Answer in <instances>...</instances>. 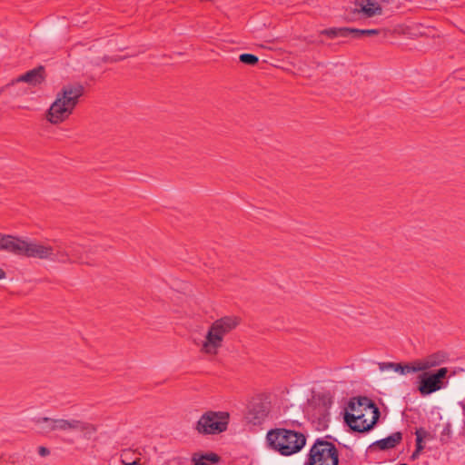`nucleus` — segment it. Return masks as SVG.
Instances as JSON below:
<instances>
[{"mask_svg":"<svg viewBox=\"0 0 465 465\" xmlns=\"http://www.w3.org/2000/svg\"><path fill=\"white\" fill-rule=\"evenodd\" d=\"M348 408L352 413L346 412L344 420L353 431L371 430L381 416L379 408L366 396L352 398L349 401Z\"/></svg>","mask_w":465,"mask_h":465,"instance_id":"obj_1","label":"nucleus"},{"mask_svg":"<svg viewBox=\"0 0 465 465\" xmlns=\"http://www.w3.org/2000/svg\"><path fill=\"white\" fill-rule=\"evenodd\" d=\"M267 447L282 456L298 453L306 444L303 433L285 428H275L266 434Z\"/></svg>","mask_w":465,"mask_h":465,"instance_id":"obj_2","label":"nucleus"},{"mask_svg":"<svg viewBox=\"0 0 465 465\" xmlns=\"http://www.w3.org/2000/svg\"><path fill=\"white\" fill-rule=\"evenodd\" d=\"M83 94L84 86L80 84L64 85L51 104L47 120L52 124L64 121L73 113Z\"/></svg>","mask_w":465,"mask_h":465,"instance_id":"obj_3","label":"nucleus"},{"mask_svg":"<svg viewBox=\"0 0 465 465\" xmlns=\"http://www.w3.org/2000/svg\"><path fill=\"white\" fill-rule=\"evenodd\" d=\"M239 324L240 319L236 316H224L214 321L206 333L201 351L215 355L223 345V337L233 331Z\"/></svg>","mask_w":465,"mask_h":465,"instance_id":"obj_4","label":"nucleus"},{"mask_svg":"<svg viewBox=\"0 0 465 465\" xmlns=\"http://www.w3.org/2000/svg\"><path fill=\"white\" fill-rule=\"evenodd\" d=\"M304 465H339V450L323 439H317L307 454Z\"/></svg>","mask_w":465,"mask_h":465,"instance_id":"obj_5","label":"nucleus"},{"mask_svg":"<svg viewBox=\"0 0 465 465\" xmlns=\"http://www.w3.org/2000/svg\"><path fill=\"white\" fill-rule=\"evenodd\" d=\"M333 403L329 394H319L314 396L309 402L308 416L315 430H324L328 428L330 418V408Z\"/></svg>","mask_w":465,"mask_h":465,"instance_id":"obj_6","label":"nucleus"},{"mask_svg":"<svg viewBox=\"0 0 465 465\" xmlns=\"http://www.w3.org/2000/svg\"><path fill=\"white\" fill-rule=\"evenodd\" d=\"M449 369L442 367L435 371H424L418 376V391L422 396L430 395L448 385Z\"/></svg>","mask_w":465,"mask_h":465,"instance_id":"obj_7","label":"nucleus"},{"mask_svg":"<svg viewBox=\"0 0 465 465\" xmlns=\"http://www.w3.org/2000/svg\"><path fill=\"white\" fill-rule=\"evenodd\" d=\"M229 413L223 411H207L200 418L196 430L201 434H217L226 430Z\"/></svg>","mask_w":465,"mask_h":465,"instance_id":"obj_8","label":"nucleus"},{"mask_svg":"<svg viewBox=\"0 0 465 465\" xmlns=\"http://www.w3.org/2000/svg\"><path fill=\"white\" fill-rule=\"evenodd\" d=\"M56 432H76L82 433L83 438L89 440L95 432L96 427L89 422L76 419H55Z\"/></svg>","mask_w":465,"mask_h":465,"instance_id":"obj_9","label":"nucleus"},{"mask_svg":"<svg viewBox=\"0 0 465 465\" xmlns=\"http://www.w3.org/2000/svg\"><path fill=\"white\" fill-rule=\"evenodd\" d=\"M15 255H24L29 258L49 259L54 254V248L37 242L25 241L18 238Z\"/></svg>","mask_w":465,"mask_h":465,"instance_id":"obj_10","label":"nucleus"},{"mask_svg":"<svg viewBox=\"0 0 465 465\" xmlns=\"http://www.w3.org/2000/svg\"><path fill=\"white\" fill-rule=\"evenodd\" d=\"M270 410L271 404L268 401L254 399L249 405L245 419L248 423L261 425L268 417Z\"/></svg>","mask_w":465,"mask_h":465,"instance_id":"obj_11","label":"nucleus"},{"mask_svg":"<svg viewBox=\"0 0 465 465\" xmlns=\"http://www.w3.org/2000/svg\"><path fill=\"white\" fill-rule=\"evenodd\" d=\"M353 13H362L366 17H373L382 14L381 5L373 0H356Z\"/></svg>","mask_w":465,"mask_h":465,"instance_id":"obj_12","label":"nucleus"},{"mask_svg":"<svg viewBox=\"0 0 465 465\" xmlns=\"http://www.w3.org/2000/svg\"><path fill=\"white\" fill-rule=\"evenodd\" d=\"M449 360V354L443 351L433 352L426 357L420 359L422 371L430 370L432 368L440 366L447 362Z\"/></svg>","mask_w":465,"mask_h":465,"instance_id":"obj_13","label":"nucleus"},{"mask_svg":"<svg viewBox=\"0 0 465 465\" xmlns=\"http://www.w3.org/2000/svg\"><path fill=\"white\" fill-rule=\"evenodd\" d=\"M35 429L37 433L41 435H48L52 432H56L55 419L49 417L35 418L33 420Z\"/></svg>","mask_w":465,"mask_h":465,"instance_id":"obj_14","label":"nucleus"},{"mask_svg":"<svg viewBox=\"0 0 465 465\" xmlns=\"http://www.w3.org/2000/svg\"><path fill=\"white\" fill-rule=\"evenodd\" d=\"M45 79V68L43 66H38L34 68L25 74L20 75L17 78V82H25L31 85H36L42 83Z\"/></svg>","mask_w":465,"mask_h":465,"instance_id":"obj_15","label":"nucleus"},{"mask_svg":"<svg viewBox=\"0 0 465 465\" xmlns=\"http://www.w3.org/2000/svg\"><path fill=\"white\" fill-rule=\"evenodd\" d=\"M402 440V434L400 431L394 432L388 437L376 440L370 448L377 447L381 450H387L395 448Z\"/></svg>","mask_w":465,"mask_h":465,"instance_id":"obj_16","label":"nucleus"},{"mask_svg":"<svg viewBox=\"0 0 465 465\" xmlns=\"http://www.w3.org/2000/svg\"><path fill=\"white\" fill-rule=\"evenodd\" d=\"M18 237L0 232V251L15 254Z\"/></svg>","mask_w":465,"mask_h":465,"instance_id":"obj_17","label":"nucleus"},{"mask_svg":"<svg viewBox=\"0 0 465 465\" xmlns=\"http://www.w3.org/2000/svg\"><path fill=\"white\" fill-rule=\"evenodd\" d=\"M67 249L71 258V262L87 263L83 256V252H86L85 247L81 244L73 242L67 246Z\"/></svg>","mask_w":465,"mask_h":465,"instance_id":"obj_18","label":"nucleus"},{"mask_svg":"<svg viewBox=\"0 0 465 465\" xmlns=\"http://www.w3.org/2000/svg\"><path fill=\"white\" fill-rule=\"evenodd\" d=\"M54 248V254H51L49 260L58 262H71L68 249L64 248L62 244H57Z\"/></svg>","mask_w":465,"mask_h":465,"instance_id":"obj_19","label":"nucleus"},{"mask_svg":"<svg viewBox=\"0 0 465 465\" xmlns=\"http://www.w3.org/2000/svg\"><path fill=\"white\" fill-rule=\"evenodd\" d=\"M321 35H326L330 38L336 37H350V27H332L323 29L320 32Z\"/></svg>","mask_w":465,"mask_h":465,"instance_id":"obj_20","label":"nucleus"},{"mask_svg":"<svg viewBox=\"0 0 465 465\" xmlns=\"http://www.w3.org/2000/svg\"><path fill=\"white\" fill-rule=\"evenodd\" d=\"M378 29H357L350 28V37L361 38L362 36H372L380 34Z\"/></svg>","mask_w":465,"mask_h":465,"instance_id":"obj_21","label":"nucleus"},{"mask_svg":"<svg viewBox=\"0 0 465 465\" xmlns=\"http://www.w3.org/2000/svg\"><path fill=\"white\" fill-rule=\"evenodd\" d=\"M416 435V449L415 450L421 452L424 449L422 444L423 439L429 435V432L423 428L417 429L415 431Z\"/></svg>","mask_w":465,"mask_h":465,"instance_id":"obj_22","label":"nucleus"},{"mask_svg":"<svg viewBox=\"0 0 465 465\" xmlns=\"http://www.w3.org/2000/svg\"><path fill=\"white\" fill-rule=\"evenodd\" d=\"M419 371H422V367L420 365V360H416L411 362L403 364V375Z\"/></svg>","mask_w":465,"mask_h":465,"instance_id":"obj_23","label":"nucleus"},{"mask_svg":"<svg viewBox=\"0 0 465 465\" xmlns=\"http://www.w3.org/2000/svg\"><path fill=\"white\" fill-rule=\"evenodd\" d=\"M239 60L241 63L248 64V65H254L259 62V58L252 54H242L239 56Z\"/></svg>","mask_w":465,"mask_h":465,"instance_id":"obj_24","label":"nucleus"},{"mask_svg":"<svg viewBox=\"0 0 465 465\" xmlns=\"http://www.w3.org/2000/svg\"><path fill=\"white\" fill-rule=\"evenodd\" d=\"M202 460H205L211 461L213 463H216L219 461V456L215 453H206L202 456Z\"/></svg>","mask_w":465,"mask_h":465,"instance_id":"obj_25","label":"nucleus"},{"mask_svg":"<svg viewBox=\"0 0 465 465\" xmlns=\"http://www.w3.org/2000/svg\"><path fill=\"white\" fill-rule=\"evenodd\" d=\"M393 365H394V362H379L378 363L379 370L381 371H391V370L393 371Z\"/></svg>","mask_w":465,"mask_h":465,"instance_id":"obj_26","label":"nucleus"},{"mask_svg":"<svg viewBox=\"0 0 465 465\" xmlns=\"http://www.w3.org/2000/svg\"><path fill=\"white\" fill-rule=\"evenodd\" d=\"M38 454L41 456V457H46L50 454V450L46 447H44V446H40L38 448Z\"/></svg>","mask_w":465,"mask_h":465,"instance_id":"obj_27","label":"nucleus"},{"mask_svg":"<svg viewBox=\"0 0 465 465\" xmlns=\"http://www.w3.org/2000/svg\"><path fill=\"white\" fill-rule=\"evenodd\" d=\"M393 371L403 375V364L394 362Z\"/></svg>","mask_w":465,"mask_h":465,"instance_id":"obj_28","label":"nucleus"},{"mask_svg":"<svg viewBox=\"0 0 465 465\" xmlns=\"http://www.w3.org/2000/svg\"><path fill=\"white\" fill-rule=\"evenodd\" d=\"M122 465H142L138 460H133V461H125L124 460H122Z\"/></svg>","mask_w":465,"mask_h":465,"instance_id":"obj_29","label":"nucleus"},{"mask_svg":"<svg viewBox=\"0 0 465 465\" xmlns=\"http://www.w3.org/2000/svg\"><path fill=\"white\" fill-rule=\"evenodd\" d=\"M420 454V451L414 450L413 453L411 456V459L412 460H417L419 458Z\"/></svg>","mask_w":465,"mask_h":465,"instance_id":"obj_30","label":"nucleus"},{"mask_svg":"<svg viewBox=\"0 0 465 465\" xmlns=\"http://www.w3.org/2000/svg\"><path fill=\"white\" fill-rule=\"evenodd\" d=\"M5 278V272L3 269L0 268V280Z\"/></svg>","mask_w":465,"mask_h":465,"instance_id":"obj_31","label":"nucleus"},{"mask_svg":"<svg viewBox=\"0 0 465 465\" xmlns=\"http://www.w3.org/2000/svg\"><path fill=\"white\" fill-rule=\"evenodd\" d=\"M461 408H462V411H463V414H465V401L464 402H460Z\"/></svg>","mask_w":465,"mask_h":465,"instance_id":"obj_32","label":"nucleus"}]
</instances>
